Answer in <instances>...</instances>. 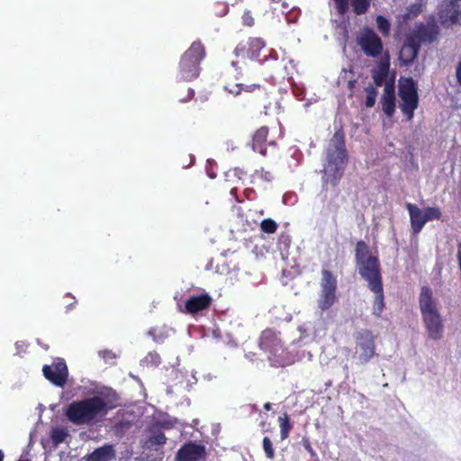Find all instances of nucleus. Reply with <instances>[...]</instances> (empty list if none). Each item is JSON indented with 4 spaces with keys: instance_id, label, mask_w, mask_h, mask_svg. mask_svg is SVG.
I'll return each mask as SVG.
<instances>
[{
    "instance_id": "1",
    "label": "nucleus",
    "mask_w": 461,
    "mask_h": 461,
    "mask_svg": "<svg viewBox=\"0 0 461 461\" xmlns=\"http://www.w3.org/2000/svg\"><path fill=\"white\" fill-rule=\"evenodd\" d=\"M348 162L345 132L342 128L336 130L327 148V163L322 177L324 184L337 186L344 175Z\"/></svg>"
},
{
    "instance_id": "2",
    "label": "nucleus",
    "mask_w": 461,
    "mask_h": 461,
    "mask_svg": "<svg viewBox=\"0 0 461 461\" xmlns=\"http://www.w3.org/2000/svg\"><path fill=\"white\" fill-rule=\"evenodd\" d=\"M110 409L112 407L103 397L92 396L70 402L65 416L75 425H90L105 416Z\"/></svg>"
},
{
    "instance_id": "3",
    "label": "nucleus",
    "mask_w": 461,
    "mask_h": 461,
    "mask_svg": "<svg viewBox=\"0 0 461 461\" xmlns=\"http://www.w3.org/2000/svg\"><path fill=\"white\" fill-rule=\"evenodd\" d=\"M357 265L360 276L367 282L368 288L375 294L373 313L380 317L384 309V294L379 259L371 255L365 261Z\"/></svg>"
},
{
    "instance_id": "4",
    "label": "nucleus",
    "mask_w": 461,
    "mask_h": 461,
    "mask_svg": "<svg viewBox=\"0 0 461 461\" xmlns=\"http://www.w3.org/2000/svg\"><path fill=\"white\" fill-rule=\"evenodd\" d=\"M419 304L429 337L434 340L439 339L443 333V321L429 286L421 287Z\"/></svg>"
},
{
    "instance_id": "5",
    "label": "nucleus",
    "mask_w": 461,
    "mask_h": 461,
    "mask_svg": "<svg viewBox=\"0 0 461 461\" xmlns=\"http://www.w3.org/2000/svg\"><path fill=\"white\" fill-rule=\"evenodd\" d=\"M205 55V48L201 41H194L180 59L177 78L181 81L196 78L200 73V63Z\"/></svg>"
},
{
    "instance_id": "6",
    "label": "nucleus",
    "mask_w": 461,
    "mask_h": 461,
    "mask_svg": "<svg viewBox=\"0 0 461 461\" xmlns=\"http://www.w3.org/2000/svg\"><path fill=\"white\" fill-rule=\"evenodd\" d=\"M398 95L401 99L400 109L407 121L414 117V111L419 106L417 83L411 77H401L399 80Z\"/></svg>"
},
{
    "instance_id": "7",
    "label": "nucleus",
    "mask_w": 461,
    "mask_h": 461,
    "mask_svg": "<svg viewBox=\"0 0 461 461\" xmlns=\"http://www.w3.org/2000/svg\"><path fill=\"white\" fill-rule=\"evenodd\" d=\"M440 28L434 15L427 17L426 22L417 23L408 35L411 41H415L420 46L421 44H431L439 36Z\"/></svg>"
},
{
    "instance_id": "8",
    "label": "nucleus",
    "mask_w": 461,
    "mask_h": 461,
    "mask_svg": "<svg viewBox=\"0 0 461 461\" xmlns=\"http://www.w3.org/2000/svg\"><path fill=\"white\" fill-rule=\"evenodd\" d=\"M337 278L330 270L322 269L321 280V293L318 299V307L321 311L330 309L337 302Z\"/></svg>"
},
{
    "instance_id": "9",
    "label": "nucleus",
    "mask_w": 461,
    "mask_h": 461,
    "mask_svg": "<svg viewBox=\"0 0 461 461\" xmlns=\"http://www.w3.org/2000/svg\"><path fill=\"white\" fill-rule=\"evenodd\" d=\"M357 43L367 57L376 59L383 54L384 44L381 38L369 27L361 29Z\"/></svg>"
},
{
    "instance_id": "10",
    "label": "nucleus",
    "mask_w": 461,
    "mask_h": 461,
    "mask_svg": "<svg viewBox=\"0 0 461 461\" xmlns=\"http://www.w3.org/2000/svg\"><path fill=\"white\" fill-rule=\"evenodd\" d=\"M42 373L44 377L56 386L63 387L67 384L68 370L62 358H57L52 365H44Z\"/></svg>"
},
{
    "instance_id": "11",
    "label": "nucleus",
    "mask_w": 461,
    "mask_h": 461,
    "mask_svg": "<svg viewBox=\"0 0 461 461\" xmlns=\"http://www.w3.org/2000/svg\"><path fill=\"white\" fill-rule=\"evenodd\" d=\"M357 345L360 349L359 360L366 364L375 354V337L368 330H363L356 336Z\"/></svg>"
},
{
    "instance_id": "12",
    "label": "nucleus",
    "mask_w": 461,
    "mask_h": 461,
    "mask_svg": "<svg viewBox=\"0 0 461 461\" xmlns=\"http://www.w3.org/2000/svg\"><path fill=\"white\" fill-rule=\"evenodd\" d=\"M206 456L204 446L189 441L178 449L176 461H205Z\"/></svg>"
},
{
    "instance_id": "13",
    "label": "nucleus",
    "mask_w": 461,
    "mask_h": 461,
    "mask_svg": "<svg viewBox=\"0 0 461 461\" xmlns=\"http://www.w3.org/2000/svg\"><path fill=\"white\" fill-rule=\"evenodd\" d=\"M264 47L265 41L261 38H249L248 42H240L236 46L234 54L243 59H256Z\"/></svg>"
},
{
    "instance_id": "14",
    "label": "nucleus",
    "mask_w": 461,
    "mask_h": 461,
    "mask_svg": "<svg viewBox=\"0 0 461 461\" xmlns=\"http://www.w3.org/2000/svg\"><path fill=\"white\" fill-rule=\"evenodd\" d=\"M212 303V298L208 293L192 295L185 302V313L196 315L198 312L208 310Z\"/></svg>"
},
{
    "instance_id": "15",
    "label": "nucleus",
    "mask_w": 461,
    "mask_h": 461,
    "mask_svg": "<svg viewBox=\"0 0 461 461\" xmlns=\"http://www.w3.org/2000/svg\"><path fill=\"white\" fill-rule=\"evenodd\" d=\"M442 24H456L461 23V0H449L438 13Z\"/></svg>"
},
{
    "instance_id": "16",
    "label": "nucleus",
    "mask_w": 461,
    "mask_h": 461,
    "mask_svg": "<svg viewBox=\"0 0 461 461\" xmlns=\"http://www.w3.org/2000/svg\"><path fill=\"white\" fill-rule=\"evenodd\" d=\"M420 46L415 41H411V37L407 35L406 41L402 44L400 50V60L405 65H411L417 58Z\"/></svg>"
},
{
    "instance_id": "17",
    "label": "nucleus",
    "mask_w": 461,
    "mask_h": 461,
    "mask_svg": "<svg viewBox=\"0 0 461 461\" xmlns=\"http://www.w3.org/2000/svg\"><path fill=\"white\" fill-rule=\"evenodd\" d=\"M381 104L384 113L387 117H392L395 112V91L393 82H386L381 98Z\"/></svg>"
},
{
    "instance_id": "18",
    "label": "nucleus",
    "mask_w": 461,
    "mask_h": 461,
    "mask_svg": "<svg viewBox=\"0 0 461 461\" xmlns=\"http://www.w3.org/2000/svg\"><path fill=\"white\" fill-rule=\"evenodd\" d=\"M258 345L262 350L272 353L281 347V340L275 330L267 329L262 331Z\"/></svg>"
},
{
    "instance_id": "19",
    "label": "nucleus",
    "mask_w": 461,
    "mask_h": 461,
    "mask_svg": "<svg viewBox=\"0 0 461 461\" xmlns=\"http://www.w3.org/2000/svg\"><path fill=\"white\" fill-rule=\"evenodd\" d=\"M411 221V230L414 234L421 231L426 221H424V212L421 211L416 204L408 203L406 204Z\"/></svg>"
},
{
    "instance_id": "20",
    "label": "nucleus",
    "mask_w": 461,
    "mask_h": 461,
    "mask_svg": "<svg viewBox=\"0 0 461 461\" xmlns=\"http://www.w3.org/2000/svg\"><path fill=\"white\" fill-rule=\"evenodd\" d=\"M269 130L267 126H262L258 129L252 136V149L263 156L267 155V140Z\"/></svg>"
},
{
    "instance_id": "21",
    "label": "nucleus",
    "mask_w": 461,
    "mask_h": 461,
    "mask_svg": "<svg viewBox=\"0 0 461 461\" xmlns=\"http://www.w3.org/2000/svg\"><path fill=\"white\" fill-rule=\"evenodd\" d=\"M115 450L113 445H104L97 447L87 455L86 461H111L115 458Z\"/></svg>"
},
{
    "instance_id": "22",
    "label": "nucleus",
    "mask_w": 461,
    "mask_h": 461,
    "mask_svg": "<svg viewBox=\"0 0 461 461\" xmlns=\"http://www.w3.org/2000/svg\"><path fill=\"white\" fill-rule=\"evenodd\" d=\"M389 67V55L386 52L385 58L378 64L377 69L372 70V77L375 86H382L384 84H386L385 80L388 77Z\"/></svg>"
},
{
    "instance_id": "23",
    "label": "nucleus",
    "mask_w": 461,
    "mask_h": 461,
    "mask_svg": "<svg viewBox=\"0 0 461 461\" xmlns=\"http://www.w3.org/2000/svg\"><path fill=\"white\" fill-rule=\"evenodd\" d=\"M263 89L260 84H241V83H226L224 90L230 95H238L241 92L253 93Z\"/></svg>"
},
{
    "instance_id": "24",
    "label": "nucleus",
    "mask_w": 461,
    "mask_h": 461,
    "mask_svg": "<svg viewBox=\"0 0 461 461\" xmlns=\"http://www.w3.org/2000/svg\"><path fill=\"white\" fill-rule=\"evenodd\" d=\"M426 5L425 0H418L411 4L407 8L402 17L404 20H412L418 17L423 11Z\"/></svg>"
},
{
    "instance_id": "25",
    "label": "nucleus",
    "mask_w": 461,
    "mask_h": 461,
    "mask_svg": "<svg viewBox=\"0 0 461 461\" xmlns=\"http://www.w3.org/2000/svg\"><path fill=\"white\" fill-rule=\"evenodd\" d=\"M278 423L280 427V437L282 440L286 439L293 429V422L290 420L289 415L285 412L282 416L278 417Z\"/></svg>"
},
{
    "instance_id": "26",
    "label": "nucleus",
    "mask_w": 461,
    "mask_h": 461,
    "mask_svg": "<svg viewBox=\"0 0 461 461\" xmlns=\"http://www.w3.org/2000/svg\"><path fill=\"white\" fill-rule=\"evenodd\" d=\"M369 253V248L367 244L363 241L359 240L357 242L356 245V260L357 264L362 263L367 258V255Z\"/></svg>"
},
{
    "instance_id": "27",
    "label": "nucleus",
    "mask_w": 461,
    "mask_h": 461,
    "mask_svg": "<svg viewBox=\"0 0 461 461\" xmlns=\"http://www.w3.org/2000/svg\"><path fill=\"white\" fill-rule=\"evenodd\" d=\"M68 436V432L65 428H56L53 429L50 434V438L52 443L55 446H58L65 441L66 438Z\"/></svg>"
},
{
    "instance_id": "28",
    "label": "nucleus",
    "mask_w": 461,
    "mask_h": 461,
    "mask_svg": "<svg viewBox=\"0 0 461 461\" xmlns=\"http://www.w3.org/2000/svg\"><path fill=\"white\" fill-rule=\"evenodd\" d=\"M370 2L371 0H351L354 13L357 15L365 14L370 6Z\"/></svg>"
},
{
    "instance_id": "29",
    "label": "nucleus",
    "mask_w": 461,
    "mask_h": 461,
    "mask_svg": "<svg viewBox=\"0 0 461 461\" xmlns=\"http://www.w3.org/2000/svg\"><path fill=\"white\" fill-rule=\"evenodd\" d=\"M365 92L366 93V97L365 101V106L367 108H371L375 105L377 96V89L375 86L369 85L365 88Z\"/></svg>"
},
{
    "instance_id": "30",
    "label": "nucleus",
    "mask_w": 461,
    "mask_h": 461,
    "mask_svg": "<svg viewBox=\"0 0 461 461\" xmlns=\"http://www.w3.org/2000/svg\"><path fill=\"white\" fill-rule=\"evenodd\" d=\"M424 221L426 223L429 221L439 220L442 216L441 210L438 207L428 206L424 208Z\"/></svg>"
},
{
    "instance_id": "31",
    "label": "nucleus",
    "mask_w": 461,
    "mask_h": 461,
    "mask_svg": "<svg viewBox=\"0 0 461 461\" xmlns=\"http://www.w3.org/2000/svg\"><path fill=\"white\" fill-rule=\"evenodd\" d=\"M148 442L151 446H156V445L163 446L167 442V438L163 432H161L159 430H152Z\"/></svg>"
},
{
    "instance_id": "32",
    "label": "nucleus",
    "mask_w": 461,
    "mask_h": 461,
    "mask_svg": "<svg viewBox=\"0 0 461 461\" xmlns=\"http://www.w3.org/2000/svg\"><path fill=\"white\" fill-rule=\"evenodd\" d=\"M277 227H278L277 223L270 218L264 219L260 223L261 231L267 233V234L275 233L277 230Z\"/></svg>"
},
{
    "instance_id": "33",
    "label": "nucleus",
    "mask_w": 461,
    "mask_h": 461,
    "mask_svg": "<svg viewBox=\"0 0 461 461\" xmlns=\"http://www.w3.org/2000/svg\"><path fill=\"white\" fill-rule=\"evenodd\" d=\"M262 447H263L264 452L266 454V456L268 459L273 460L275 458V450H274L273 443H272L270 438L265 437L263 438Z\"/></svg>"
},
{
    "instance_id": "34",
    "label": "nucleus",
    "mask_w": 461,
    "mask_h": 461,
    "mask_svg": "<svg viewBox=\"0 0 461 461\" xmlns=\"http://www.w3.org/2000/svg\"><path fill=\"white\" fill-rule=\"evenodd\" d=\"M376 25H377L378 30L384 35L389 34L391 25H390L389 21L385 17H384L382 15H378L376 17Z\"/></svg>"
},
{
    "instance_id": "35",
    "label": "nucleus",
    "mask_w": 461,
    "mask_h": 461,
    "mask_svg": "<svg viewBox=\"0 0 461 461\" xmlns=\"http://www.w3.org/2000/svg\"><path fill=\"white\" fill-rule=\"evenodd\" d=\"M336 9L341 15L345 14L348 10V0H334Z\"/></svg>"
},
{
    "instance_id": "36",
    "label": "nucleus",
    "mask_w": 461,
    "mask_h": 461,
    "mask_svg": "<svg viewBox=\"0 0 461 461\" xmlns=\"http://www.w3.org/2000/svg\"><path fill=\"white\" fill-rule=\"evenodd\" d=\"M99 354L105 362H113L116 358V355L112 350L105 349L101 351Z\"/></svg>"
},
{
    "instance_id": "37",
    "label": "nucleus",
    "mask_w": 461,
    "mask_h": 461,
    "mask_svg": "<svg viewBox=\"0 0 461 461\" xmlns=\"http://www.w3.org/2000/svg\"><path fill=\"white\" fill-rule=\"evenodd\" d=\"M256 174L258 175V176L260 178H262L263 180H265L267 182H270L274 178L272 173L270 171L265 170L264 168H261L260 170H258L256 172Z\"/></svg>"
},
{
    "instance_id": "38",
    "label": "nucleus",
    "mask_w": 461,
    "mask_h": 461,
    "mask_svg": "<svg viewBox=\"0 0 461 461\" xmlns=\"http://www.w3.org/2000/svg\"><path fill=\"white\" fill-rule=\"evenodd\" d=\"M242 23L244 25L251 27L254 25V18L249 11H247L242 15Z\"/></svg>"
},
{
    "instance_id": "39",
    "label": "nucleus",
    "mask_w": 461,
    "mask_h": 461,
    "mask_svg": "<svg viewBox=\"0 0 461 461\" xmlns=\"http://www.w3.org/2000/svg\"><path fill=\"white\" fill-rule=\"evenodd\" d=\"M194 96V91L192 88H188L187 95L185 96H179L180 102H188Z\"/></svg>"
},
{
    "instance_id": "40",
    "label": "nucleus",
    "mask_w": 461,
    "mask_h": 461,
    "mask_svg": "<svg viewBox=\"0 0 461 461\" xmlns=\"http://www.w3.org/2000/svg\"><path fill=\"white\" fill-rule=\"evenodd\" d=\"M357 83V82L356 79H351L348 82V88L350 90V93L348 94L349 98H352L354 96V89L356 87Z\"/></svg>"
},
{
    "instance_id": "41",
    "label": "nucleus",
    "mask_w": 461,
    "mask_h": 461,
    "mask_svg": "<svg viewBox=\"0 0 461 461\" xmlns=\"http://www.w3.org/2000/svg\"><path fill=\"white\" fill-rule=\"evenodd\" d=\"M270 4H280L282 11L285 12L289 8V5L285 0H268Z\"/></svg>"
},
{
    "instance_id": "42",
    "label": "nucleus",
    "mask_w": 461,
    "mask_h": 461,
    "mask_svg": "<svg viewBox=\"0 0 461 461\" xmlns=\"http://www.w3.org/2000/svg\"><path fill=\"white\" fill-rule=\"evenodd\" d=\"M303 446L305 447V449L312 455V456H314L315 455V452L313 450V448L311 446V443L308 439H303Z\"/></svg>"
},
{
    "instance_id": "43",
    "label": "nucleus",
    "mask_w": 461,
    "mask_h": 461,
    "mask_svg": "<svg viewBox=\"0 0 461 461\" xmlns=\"http://www.w3.org/2000/svg\"><path fill=\"white\" fill-rule=\"evenodd\" d=\"M456 77L457 83L461 86V61L458 62L456 68Z\"/></svg>"
},
{
    "instance_id": "44",
    "label": "nucleus",
    "mask_w": 461,
    "mask_h": 461,
    "mask_svg": "<svg viewBox=\"0 0 461 461\" xmlns=\"http://www.w3.org/2000/svg\"><path fill=\"white\" fill-rule=\"evenodd\" d=\"M238 190L236 187H233L230 189V194L235 198V200L238 202V203H242L243 200H240L238 196V194H237Z\"/></svg>"
},
{
    "instance_id": "45",
    "label": "nucleus",
    "mask_w": 461,
    "mask_h": 461,
    "mask_svg": "<svg viewBox=\"0 0 461 461\" xmlns=\"http://www.w3.org/2000/svg\"><path fill=\"white\" fill-rule=\"evenodd\" d=\"M158 425L161 428L169 429L173 426V423L171 421H160L158 422Z\"/></svg>"
},
{
    "instance_id": "46",
    "label": "nucleus",
    "mask_w": 461,
    "mask_h": 461,
    "mask_svg": "<svg viewBox=\"0 0 461 461\" xmlns=\"http://www.w3.org/2000/svg\"><path fill=\"white\" fill-rule=\"evenodd\" d=\"M264 409H265L266 411H270V410L272 409V404H271L270 402H266V403L264 404Z\"/></svg>"
},
{
    "instance_id": "47",
    "label": "nucleus",
    "mask_w": 461,
    "mask_h": 461,
    "mask_svg": "<svg viewBox=\"0 0 461 461\" xmlns=\"http://www.w3.org/2000/svg\"><path fill=\"white\" fill-rule=\"evenodd\" d=\"M4 453L2 450H0V461H4Z\"/></svg>"
},
{
    "instance_id": "48",
    "label": "nucleus",
    "mask_w": 461,
    "mask_h": 461,
    "mask_svg": "<svg viewBox=\"0 0 461 461\" xmlns=\"http://www.w3.org/2000/svg\"><path fill=\"white\" fill-rule=\"evenodd\" d=\"M269 146H276V142L274 140H271L267 143Z\"/></svg>"
},
{
    "instance_id": "49",
    "label": "nucleus",
    "mask_w": 461,
    "mask_h": 461,
    "mask_svg": "<svg viewBox=\"0 0 461 461\" xmlns=\"http://www.w3.org/2000/svg\"><path fill=\"white\" fill-rule=\"evenodd\" d=\"M18 461H30V460H18Z\"/></svg>"
}]
</instances>
